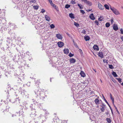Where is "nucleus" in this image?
I'll list each match as a JSON object with an SVG mask.
<instances>
[{
  "label": "nucleus",
  "mask_w": 123,
  "mask_h": 123,
  "mask_svg": "<svg viewBox=\"0 0 123 123\" xmlns=\"http://www.w3.org/2000/svg\"><path fill=\"white\" fill-rule=\"evenodd\" d=\"M110 9L113 11V13L116 15L120 14L119 11L115 8L113 7H110Z\"/></svg>",
  "instance_id": "1"
},
{
  "label": "nucleus",
  "mask_w": 123,
  "mask_h": 123,
  "mask_svg": "<svg viewBox=\"0 0 123 123\" xmlns=\"http://www.w3.org/2000/svg\"><path fill=\"white\" fill-rule=\"evenodd\" d=\"M41 89L39 88L38 87H37L34 90V92L37 95V96H39L40 93V92L42 91H40Z\"/></svg>",
  "instance_id": "2"
},
{
  "label": "nucleus",
  "mask_w": 123,
  "mask_h": 123,
  "mask_svg": "<svg viewBox=\"0 0 123 123\" xmlns=\"http://www.w3.org/2000/svg\"><path fill=\"white\" fill-rule=\"evenodd\" d=\"M40 92V93L39 96L40 97V98L41 99L43 100L45 98L44 96L45 95L44 93L42 91L41 92Z\"/></svg>",
  "instance_id": "3"
},
{
  "label": "nucleus",
  "mask_w": 123,
  "mask_h": 123,
  "mask_svg": "<svg viewBox=\"0 0 123 123\" xmlns=\"http://www.w3.org/2000/svg\"><path fill=\"white\" fill-rule=\"evenodd\" d=\"M83 2L87 4V5L91 6L92 5L91 2L87 1V0H81Z\"/></svg>",
  "instance_id": "4"
},
{
  "label": "nucleus",
  "mask_w": 123,
  "mask_h": 123,
  "mask_svg": "<svg viewBox=\"0 0 123 123\" xmlns=\"http://www.w3.org/2000/svg\"><path fill=\"white\" fill-rule=\"evenodd\" d=\"M98 8L100 10H103L104 9V8L103 6L100 3L98 2Z\"/></svg>",
  "instance_id": "5"
},
{
  "label": "nucleus",
  "mask_w": 123,
  "mask_h": 123,
  "mask_svg": "<svg viewBox=\"0 0 123 123\" xmlns=\"http://www.w3.org/2000/svg\"><path fill=\"white\" fill-rule=\"evenodd\" d=\"M57 44L59 47H62L64 45V43L63 42H58Z\"/></svg>",
  "instance_id": "6"
},
{
  "label": "nucleus",
  "mask_w": 123,
  "mask_h": 123,
  "mask_svg": "<svg viewBox=\"0 0 123 123\" xmlns=\"http://www.w3.org/2000/svg\"><path fill=\"white\" fill-rule=\"evenodd\" d=\"M99 97H98L97 98L95 99L94 100V102L96 105H98L99 104V101L98 99Z\"/></svg>",
  "instance_id": "7"
},
{
  "label": "nucleus",
  "mask_w": 123,
  "mask_h": 123,
  "mask_svg": "<svg viewBox=\"0 0 123 123\" xmlns=\"http://www.w3.org/2000/svg\"><path fill=\"white\" fill-rule=\"evenodd\" d=\"M57 37L59 39L62 40V36L61 34H57L56 35Z\"/></svg>",
  "instance_id": "8"
},
{
  "label": "nucleus",
  "mask_w": 123,
  "mask_h": 123,
  "mask_svg": "<svg viewBox=\"0 0 123 123\" xmlns=\"http://www.w3.org/2000/svg\"><path fill=\"white\" fill-rule=\"evenodd\" d=\"M51 5L52 7L55 8L57 11H59L58 8L53 3Z\"/></svg>",
  "instance_id": "9"
},
{
  "label": "nucleus",
  "mask_w": 123,
  "mask_h": 123,
  "mask_svg": "<svg viewBox=\"0 0 123 123\" xmlns=\"http://www.w3.org/2000/svg\"><path fill=\"white\" fill-rule=\"evenodd\" d=\"M113 28L114 30L116 31L118 29L117 25L115 24L113 25Z\"/></svg>",
  "instance_id": "10"
},
{
  "label": "nucleus",
  "mask_w": 123,
  "mask_h": 123,
  "mask_svg": "<svg viewBox=\"0 0 123 123\" xmlns=\"http://www.w3.org/2000/svg\"><path fill=\"white\" fill-rule=\"evenodd\" d=\"M89 17L92 20H94L95 19V18L94 17L93 13H91L90 14Z\"/></svg>",
  "instance_id": "11"
},
{
  "label": "nucleus",
  "mask_w": 123,
  "mask_h": 123,
  "mask_svg": "<svg viewBox=\"0 0 123 123\" xmlns=\"http://www.w3.org/2000/svg\"><path fill=\"white\" fill-rule=\"evenodd\" d=\"M31 108V110L32 111V112H31V114L33 115L35 114V110L34 108L33 107V106H32H32H30Z\"/></svg>",
  "instance_id": "12"
},
{
  "label": "nucleus",
  "mask_w": 123,
  "mask_h": 123,
  "mask_svg": "<svg viewBox=\"0 0 123 123\" xmlns=\"http://www.w3.org/2000/svg\"><path fill=\"white\" fill-rule=\"evenodd\" d=\"M11 23H9L8 24L9 25H10V27L12 28L13 29H15L16 27V25H15L14 24H12L11 25Z\"/></svg>",
  "instance_id": "13"
},
{
  "label": "nucleus",
  "mask_w": 123,
  "mask_h": 123,
  "mask_svg": "<svg viewBox=\"0 0 123 123\" xmlns=\"http://www.w3.org/2000/svg\"><path fill=\"white\" fill-rule=\"evenodd\" d=\"M98 56L101 58L104 57V55L103 53L101 52L100 51L98 54Z\"/></svg>",
  "instance_id": "14"
},
{
  "label": "nucleus",
  "mask_w": 123,
  "mask_h": 123,
  "mask_svg": "<svg viewBox=\"0 0 123 123\" xmlns=\"http://www.w3.org/2000/svg\"><path fill=\"white\" fill-rule=\"evenodd\" d=\"M45 18L46 20L48 22H49L50 20V18L49 16L47 15H45Z\"/></svg>",
  "instance_id": "15"
},
{
  "label": "nucleus",
  "mask_w": 123,
  "mask_h": 123,
  "mask_svg": "<svg viewBox=\"0 0 123 123\" xmlns=\"http://www.w3.org/2000/svg\"><path fill=\"white\" fill-rule=\"evenodd\" d=\"M70 63H74L76 62L75 60L73 58L70 59Z\"/></svg>",
  "instance_id": "16"
},
{
  "label": "nucleus",
  "mask_w": 123,
  "mask_h": 123,
  "mask_svg": "<svg viewBox=\"0 0 123 123\" xmlns=\"http://www.w3.org/2000/svg\"><path fill=\"white\" fill-rule=\"evenodd\" d=\"M93 48L94 50H98L99 49L98 46L97 45H95L93 47Z\"/></svg>",
  "instance_id": "17"
},
{
  "label": "nucleus",
  "mask_w": 123,
  "mask_h": 123,
  "mask_svg": "<svg viewBox=\"0 0 123 123\" xmlns=\"http://www.w3.org/2000/svg\"><path fill=\"white\" fill-rule=\"evenodd\" d=\"M24 112H23L22 110H20L18 113V114H19V116H23V114Z\"/></svg>",
  "instance_id": "18"
},
{
  "label": "nucleus",
  "mask_w": 123,
  "mask_h": 123,
  "mask_svg": "<svg viewBox=\"0 0 123 123\" xmlns=\"http://www.w3.org/2000/svg\"><path fill=\"white\" fill-rule=\"evenodd\" d=\"M64 53L66 54H68L69 53V50L67 49H64Z\"/></svg>",
  "instance_id": "19"
},
{
  "label": "nucleus",
  "mask_w": 123,
  "mask_h": 123,
  "mask_svg": "<svg viewBox=\"0 0 123 123\" xmlns=\"http://www.w3.org/2000/svg\"><path fill=\"white\" fill-rule=\"evenodd\" d=\"M80 74L81 76L83 77H85V74L83 71H81Z\"/></svg>",
  "instance_id": "20"
},
{
  "label": "nucleus",
  "mask_w": 123,
  "mask_h": 123,
  "mask_svg": "<svg viewBox=\"0 0 123 123\" xmlns=\"http://www.w3.org/2000/svg\"><path fill=\"white\" fill-rule=\"evenodd\" d=\"M84 38L86 41H88L90 39V37L88 36H87L86 37H85Z\"/></svg>",
  "instance_id": "21"
},
{
  "label": "nucleus",
  "mask_w": 123,
  "mask_h": 123,
  "mask_svg": "<svg viewBox=\"0 0 123 123\" xmlns=\"http://www.w3.org/2000/svg\"><path fill=\"white\" fill-rule=\"evenodd\" d=\"M7 105L6 104H4V107H3L2 105L1 106V107L2 108V109L3 110H6V107Z\"/></svg>",
  "instance_id": "22"
},
{
  "label": "nucleus",
  "mask_w": 123,
  "mask_h": 123,
  "mask_svg": "<svg viewBox=\"0 0 123 123\" xmlns=\"http://www.w3.org/2000/svg\"><path fill=\"white\" fill-rule=\"evenodd\" d=\"M69 16L70 17L72 18H74V15L73 14H72V13H70L69 14Z\"/></svg>",
  "instance_id": "23"
},
{
  "label": "nucleus",
  "mask_w": 123,
  "mask_h": 123,
  "mask_svg": "<svg viewBox=\"0 0 123 123\" xmlns=\"http://www.w3.org/2000/svg\"><path fill=\"white\" fill-rule=\"evenodd\" d=\"M106 120L108 123H111V120L110 118H107Z\"/></svg>",
  "instance_id": "24"
},
{
  "label": "nucleus",
  "mask_w": 123,
  "mask_h": 123,
  "mask_svg": "<svg viewBox=\"0 0 123 123\" xmlns=\"http://www.w3.org/2000/svg\"><path fill=\"white\" fill-rule=\"evenodd\" d=\"M112 74L115 77H117V75L116 73L114 72L113 71L112 72Z\"/></svg>",
  "instance_id": "25"
},
{
  "label": "nucleus",
  "mask_w": 123,
  "mask_h": 123,
  "mask_svg": "<svg viewBox=\"0 0 123 123\" xmlns=\"http://www.w3.org/2000/svg\"><path fill=\"white\" fill-rule=\"evenodd\" d=\"M77 5L79 7V8L80 9H82L83 8V6L81 4L78 3Z\"/></svg>",
  "instance_id": "26"
},
{
  "label": "nucleus",
  "mask_w": 123,
  "mask_h": 123,
  "mask_svg": "<svg viewBox=\"0 0 123 123\" xmlns=\"http://www.w3.org/2000/svg\"><path fill=\"white\" fill-rule=\"evenodd\" d=\"M104 7L106 9L108 10H109V7L108 5L107 4L105 5Z\"/></svg>",
  "instance_id": "27"
},
{
  "label": "nucleus",
  "mask_w": 123,
  "mask_h": 123,
  "mask_svg": "<svg viewBox=\"0 0 123 123\" xmlns=\"http://www.w3.org/2000/svg\"><path fill=\"white\" fill-rule=\"evenodd\" d=\"M102 108H101L100 109L102 112H104V111L105 109V107L103 106H101Z\"/></svg>",
  "instance_id": "28"
},
{
  "label": "nucleus",
  "mask_w": 123,
  "mask_h": 123,
  "mask_svg": "<svg viewBox=\"0 0 123 123\" xmlns=\"http://www.w3.org/2000/svg\"><path fill=\"white\" fill-rule=\"evenodd\" d=\"M110 24L109 23H107L105 24V26L106 27H108L110 26Z\"/></svg>",
  "instance_id": "29"
},
{
  "label": "nucleus",
  "mask_w": 123,
  "mask_h": 123,
  "mask_svg": "<svg viewBox=\"0 0 123 123\" xmlns=\"http://www.w3.org/2000/svg\"><path fill=\"white\" fill-rule=\"evenodd\" d=\"M114 107L117 111V112L118 114H120V113L118 111V110H117V107H116V106H115V105H114Z\"/></svg>",
  "instance_id": "30"
},
{
  "label": "nucleus",
  "mask_w": 123,
  "mask_h": 123,
  "mask_svg": "<svg viewBox=\"0 0 123 123\" xmlns=\"http://www.w3.org/2000/svg\"><path fill=\"white\" fill-rule=\"evenodd\" d=\"M33 8L34 9L37 10L38 8V6H33Z\"/></svg>",
  "instance_id": "31"
},
{
  "label": "nucleus",
  "mask_w": 123,
  "mask_h": 123,
  "mask_svg": "<svg viewBox=\"0 0 123 123\" xmlns=\"http://www.w3.org/2000/svg\"><path fill=\"white\" fill-rule=\"evenodd\" d=\"M73 42L74 43V45L77 48H78V46L77 45V44L74 41H73Z\"/></svg>",
  "instance_id": "32"
},
{
  "label": "nucleus",
  "mask_w": 123,
  "mask_h": 123,
  "mask_svg": "<svg viewBox=\"0 0 123 123\" xmlns=\"http://www.w3.org/2000/svg\"><path fill=\"white\" fill-rule=\"evenodd\" d=\"M35 81H36L35 82V83L37 84L36 86H37V85H38L40 83V82H39V81H38L37 80H35Z\"/></svg>",
  "instance_id": "33"
},
{
  "label": "nucleus",
  "mask_w": 123,
  "mask_h": 123,
  "mask_svg": "<svg viewBox=\"0 0 123 123\" xmlns=\"http://www.w3.org/2000/svg\"><path fill=\"white\" fill-rule=\"evenodd\" d=\"M50 28H54L55 26L53 24H51L50 26Z\"/></svg>",
  "instance_id": "34"
},
{
  "label": "nucleus",
  "mask_w": 123,
  "mask_h": 123,
  "mask_svg": "<svg viewBox=\"0 0 123 123\" xmlns=\"http://www.w3.org/2000/svg\"><path fill=\"white\" fill-rule=\"evenodd\" d=\"M74 25L77 27H78L79 26V24L77 23L74 22Z\"/></svg>",
  "instance_id": "35"
},
{
  "label": "nucleus",
  "mask_w": 123,
  "mask_h": 123,
  "mask_svg": "<svg viewBox=\"0 0 123 123\" xmlns=\"http://www.w3.org/2000/svg\"><path fill=\"white\" fill-rule=\"evenodd\" d=\"M109 67L110 68L112 69L114 68V67L112 65H109Z\"/></svg>",
  "instance_id": "36"
},
{
  "label": "nucleus",
  "mask_w": 123,
  "mask_h": 123,
  "mask_svg": "<svg viewBox=\"0 0 123 123\" xmlns=\"http://www.w3.org/2000/svg\"><path fill=\"white\" fill-rule=\"evenodd\" d=\"M70 6V5L68 4H67L65 6V8H68Z\"/></svg>",
  "instance_id": "37"
},
{
  "label": "nucleus",
  "mask_w": 123,
  "mask_h": 123,
  "mask_svg": "<svg viewBox=\"0 0 123 123\" xmlns=\"http://www.w3.org/2000/svg\"><path fill=\"white\" fill-rule=\"evenodd\" d=\"M23 109H24L25 110H27V109H28V107L27 106H26L24 105V106H23Z\"/></svg>",
  "instance_id": "38"
},
{
  "label": "nucleus",
  "mask_w": 123,
  "mask_h": 123,
  "mask_svg": "<svg viewBox=\"0 0 123 123\" xmlns=\"http://www.w3.org/2000/svg\"><path fill=\"white\" fill-rule=\"evenodd\" d=\"M104 100L105 101V102L107 103V105H108L110 107V108H111V107L110 106V105H109V104L108 103V102H107V101L106 100V99H104Z\"/></svg>",
  "instance_id": "39"
},
{
  "label": "nucleus",
  "mask_w": 123,
  "mask_h": 123,
  "mask_svg": "<svg viewBox=\"0 0 123 123\" xmlns=\"http://www.w3.org/2000/svg\"><path fill=\"white\" fill-rule=\"evenodd\" d=\"M110 98L112 100H114V98H112V94L111 93H110Z\"/></svg>",
  "instance_id": "40"
},
{
  "label": "nucleus",
  "mask_w": 123,
  "mask_h": 123,
  "mask_svg": "<svg viewBox=\"0 0 123 123\" xmlns=\"http://www.w3.org/2000/svg\"><path fill=\"white\" fill-rule=\"evenodd\" d=\"M80 12L82 13V14H84L85 13V12L83 10H80Z\"/></svg>",
  "instance_id": "41"
},
{
  "label": "nucleus",
  "mask_w": 123,
  "mask_h": 123,
  "mask_svg": "<svg viewBox=\"0 0 123 123\" xmlns=\"http://www.w3.org/2000/svg\"><path fill=\"white\" fill-rule=\"evenodd\" d=\"M69 56L70 57H72L74 56V54H72L71 53H70L69 54Z\"/></svg>",
  "instance_id": "42"
},
{
  "label": "nucleus",
  "mask_w": 123,
  "mask_h": 123,
  "mask_svg": "<svg viewBox=\"0 0 123 123\" xmlns=\"http://www.w3.org/2000/svg\"><path fill=\"white\" fill-rule=\"evenodd\" d=\"M86 31L84 29H83V30L81 32L82 33H83V34H85L86 33Z\"/></svg>",
  "instance_id": "43"
},
{
  "label": "nucleus",
  "mask_w": 123,
  "mask_h": 123,
  "mask_svg": "<svg viewBox=\"0 0 123 123\" xmlns=\"http://www.w3.org/2000/svg\"><path fill=\"white\" fill-rule=\"evenodd\" d=\"M71 3L73 4H75V0H72L71 1Z\"/></svg>",
  "instance_id": "44"
},
{
  "label": "nucleus",
  "mask_w": 123,
  "mask_h": 123,
  "mask_svg": "<svg viewBox=\"0 0 123 123\" xmlns=\"http://www.w3.org/2000/svg\"><path fill=\"white\" fill-rule=\"evenodd\" d=\"M113 20H114V19L113 18H112L111 19V24H113V22L114 21Z\"/></svg>",
  "instance_id": "45"
},
{
  "label": "nucleus",
  "mask_w": 123,
  "mask_h": 123,
  "mask_svg": "<svg viewBox=\"0 0 123 123\" xmlns=\"http://www.w3.org/2000/svg\"><path fill=\"white\" fill-rule=\"evenodd\" d=\"M120 31L121 33L123 34V28H121L120 29Z\"/></svg>",
  "instance_id": "46"
},
{
  "label": "nucleus",
  "mask_w": 123,
  "mask_h": 123,
  "mask_svg": "<svg viewBox=\"0 0 123 123\" xmlns=\"http://www.w3.org/2000/svg\"><path fill=\"white\" fill-rule=\"evenodd\" d=\"M43 110H44V111H45V114L46 115L48 114V111H46V110L45 109H44Z\"/></svg>",
  "instance_id": "47"
},
{
  "label": "nucleus",
  "mask_w": 123,
  "mask_h": 123,
  "mask_svg": "<svg viewBox=\"0 0 123 123\" xmlns=\"http://www.w3.org/2000/svg\"><path fill=\"white\" fill-rule=\"evenodd\" d=\"M26 85L28 86H30V82H27V83L26 84Z\"/></svg>",
  "instance_id": "48"
},
{
  "label": "nucleus",
  "mask_w": 123,
  "mask_h": 123,
  "mask_svg": "<svg viewBox=\"0 0 123 123\" xmlns=\"http://www.w3.org/2000/svg\"><path fill=\"white\" fill-rule=\"evenodd\" d=\"M51 5L53 3L52 0H48Z\"/></svg>",
  "instance_id": "49"
},
{
  "label": "nucleus",
  "mask_w": 123,
  "mask_h": 123,
  "mask_svg": "<svg viewBox=\"0 0 123 123\" xmlns=\"http://www.w3.org/2000/svg\"><path fill=\"white\" fill-rule=\"evenodd\" d=\"M118 82L120 83L121 82V79L120 78H118Z\"/></svg>",
  "instance_id": "50"
},
{
  "label": "nucleus",
  "mask_w": 123,
  "mask_h": 123,
  "mask_svg": "<svg viewBox=\"0 0 123 123\" xmlns=\"http://www.w3.org/2000/svg\"><path fill=\"white\" fill-rule=\"evenodd\" d=\"M95 23L97 25H98V22L97 20H96L95 21Z\"/></svg>",
  "instance_id": "51"
},
{
  "label": "nucleus",
  "mask_w": 123,
  "mask_h": 123,
  "mask_svg": "<svg viewBox=\"0 0 123 123\" xmlns=\"http://www.w3.org/2000/svg\"><path fill=\"white\" fill-rule=\"evenodd\" d=\"M45 12V10L43 9H42V11H41V12H42V13H43V12Z\"/></svg>",
  "instance_id": "52"
},
{
  "label": "nucleus",
  "mask_w": 123,
  "mask_h": 123,
  "mask_svg": "<svg viewBox=\"0 0 123 123\" xmlns=\"http://www.w3.org/2000/svg\"><path fill=\"white\" fill-rule=\"evenodd\" d=\"M18 81L20 83V81H21V80L20 78H18Z\"/></svg>",
  "instance_id": "53"
},
{
  "label": "nucleus",
  "mask_w": 123,
  "mask_h": 123,
  "mask_svg": "<svg viewBox=\"0 0 123 123\" xmlns=\"http://www.w3.org/2000/svg\"><path fill=\"white\" fill-rule=\"evenodd\" d=\"M112 103H113L114 106V105H115L114 104V100H112Z\"/></svg>",
  "instance_id": "54"
},
{
  "label": "nucleus",
  "mask_w": 123,
  "mask_h": 123,
  "mask_svg": "<svg viewBox=\"0 0 123 123\" xmlns=\"http://www.w3.org/2000/svg\"><path fill=\"white\" fill-rule=\"evenodd\" d=\"M16 100L17 101V100H18V101L19 103H20V102H19V99H18V98H17L16 99Z\"/></svg>",
  "instance_id": "55"
},
{
  "label": "nucleus",
  "mask_w": 123,
  "mask_h": 123,
  "mask_svg": "<svg viewBox=\"0 0 123 123\" xmlns=\"http://www.w3.org/2000/svg\"><path fill=\"white\" fill-rule=\"evenodd\" d=\"M111 110V113H112V114H113V111H112V109L111 108H110Z\"/></svg>",
  "instance_id": "56"
},
{
  "label": "nucleus",
  "mask_w": 123,
  "mask_h": 123,
  "mask_svg": "<svg viewBox=\"0 0 123 123\" xmlns=\"http://www.w3.org/2000/svg\"><path fill=\"white\" fill-rule=\"evenodd\" d=\"M32 2L35 3V0H32Z\"/></svg>",
  "instance_id": "57"
},
{
  "label": "nucleus",
  "mask_w": 123,
  "mask_h": 123,
  "mask_svg": "<svg viewBox=\"0 0 123 123\" xmlns=\"http://www.w3.org/2000/svg\"><path fill=\"white\" fill-rule=\"evenodd\" d=\"M93 117V116H92V115H91L90 116V119L92 120V119H91V117Z\"/></svg>",
  "instance_id": "58"
},
{
  "label": "nucleus",
  "mask_w": 123,
  "mask_h": 123,
  "mask_svg": "<svg viewBox=\"0 0 123 123\" xmlns=\"http://www.w3.org/2000/svg\"><path fill=\"white\" fill-rule=\"evenodd\" d=\"M121 39L123 41V37H121Z\"/></svg>",
  "instance_id": "59"
},
{
  "label": "nucleus",
  "mask_w": 123,
  "mask_h": 123,
  "mask_svg": "<svg viewBox=\"0 0 123 123\" xmlns=\"http://www.w3.org/2000/svg\"><path fill=\"white\" fill-rule=\"evenodd\" d=\"M102 106H105V105H104V104H102Z\"/></svg>",
  "instance_id": "60"
},
{
  "label": "nucleus",
  "mask_w": 123,
  "mask_h": 123,
  "mask_svg": "<svg viewBox=\"0 0 123 123\" xmlns=\"http://www.w3.org/2000/svg\"><path fill=\"white\" fill-rule=\"evenodd\" d=\"M108 112H106L105 113V114L107 115H108Z\"/></svg>",
  "instance_id": "61"
},
{
  "label": "nucleus",
  "mask_w": 123,
  "mask_h": 123,
  "mask_svg": "<svg viewBox=\"0 0 123 123\" xmlns=\"http://www.w3.org/2000/svg\"><path fill=\"white\" fill-rule=\"evenodd\" d=\"M91 11V10H88V11Z\"/></svg>",
  "instance_id": "62"
},
{
  "label": "nucleus",
  "mask_w": 123,
  "mask_h": 123,
  "mask_svg": "<svg viewBox=\"0 0 123 123\" xmlns=\"http://www.w3.org/2000/svg\"><path fill=\"white\" fill-rule=\"evenodd\" d=\"M103 98H104V99H105V97L104 96H103Z\"/></svg>",
  "instance_id": "63"
},
{
  "label": "nucleus",
  "mask_w": 123,
  "mask_h": 123,
  "mask_svg": "<svg viewBox=\"0 0 123 123\" xmlns=\"http://www.w3.org/2000/svg\"><path fill=\"white\" fill-rule=\"evenodd\" d=\"M103 62H105V60H104L103 61Z\"/></svg>",
  "instance_id": "64"
}]
</instances>
